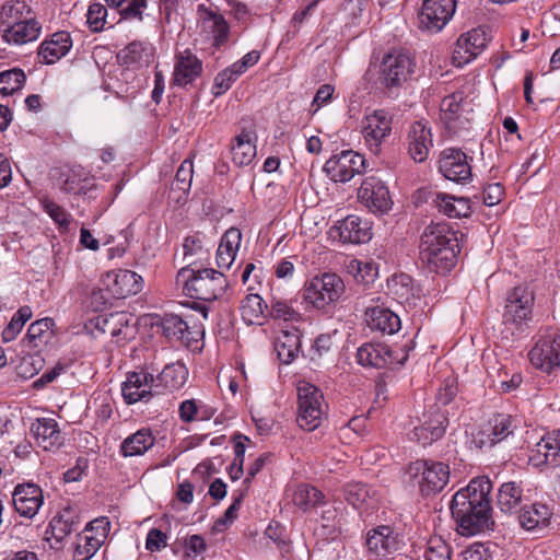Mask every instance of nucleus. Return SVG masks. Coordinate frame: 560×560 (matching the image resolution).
<instances>
[{"mask_svg":"<svg viewBox=\"0 0 560 560\" xmlns=\"http://www.w3.org/2000/svg\"><path fill=\"white\" fill-rule=\"evenodd\" d=\"M491 490L490 479L478 477L453 495L450 510L460 535L474 536L493 528Z\"/></svg>","mask_w":560,"mask_h":560,"instance_id":"nucleus-1","label":"nucleus"},{"mask_svg":"<svg viewBox=\"0 0 560 560\" xmlns=\"http://www.w3.org/2000/svg\"><path fill=\"white\" fill-rule=\"evenodd\" d=\"M459 250L456 233L445 223L431 224L421 234L419 256L432 272L451 271L457 262Z\"/></svg>","mask_w":560,"mask_h":560,"instance_id":"nucleus-2","label":"nucleus"},{"mask_svg":"<svg viewBox=\"0 0 560 560\" xmlns=\"http://www.w3.org/2000/svg\"><path fill=\"white\" fill-rule=\"evenodd\" d=\"M388 292L380 295L365 294L355 301V311L364 315H398L401 306L408 313L416 305L412 279L406 273L394 275L387 281Z\"/></svg>","mask_w":560,"mask_h":560,"instance_id":"nucleus-3","label":"nucleus"},{"mask_svg":"<svg viewBox=\"0 0 560 560\" xmlns=\"http://www.w3.org/2000/svg\"><path fill=\"white\" fill-rule=\"evenodd\" d=\"M178 278L185 279L184 291L195 301H185L179 304L187 306L201 315H207L212 310L209 303L215 301L224 291L226 280L221 271L212 268L194 270L182 268Z\"/></svg>","mask_w":560,"mask_h":560,"instance_id":"nucleus-4","label":"nucleus"},{"mask_svg":"<svg viewBox=\"0 0 560 560\" xmlns=\"http://www.w3.org/2000/svg\"><path fill=\"white\" fill-rule=\"evenodd\" d=\"M345 292L342 279L331 272L315 276L306 281L302 290V300L307 305L305 311H324L335 304Z\"/></svg>","mask_w":560,"mask_h":560,"instance_id":"nucleus-5","label":"nucleus"},{"mask_svg":"<svg viewBox=\"0 0 560 560\" xmlns=\"http://www.w3.org/2000/svg\"><path fill=\"white\" fill-rule=\"evenodd\" d=\"M410 350V345L392 347L383 342H365L357 351V361L366 368L394 370L407 362Z\"/></svg>","mask_w":560,"mask_h":560,"instance_id":"nucleus-6","label":"nucleus"},{"mask_svg":"<svg viewBox=\"0 0 560 560\" xmlns=\"http://www.w3.org/2000/svg\"><path fill=\"white\" fill-rule=\"evenodd\" d=\"M298 404L299 427L310 432L316 430L328 408L322 390L311 383L301 382L298 386Z\"/></svg>","mask_w":560,"mask_h":560,"instance_id":"nucleus-7","label":"nucleus"},{"mask_svg":"<svg viewBox=\"0 0 560 560\" xmlns=\"http://www.w3.org/2000/svg\"><path fill=\"white\" fill-rule=\"evenodd\" d=\"M407 474L425 497L441 492L450 480L448 465L431 459H417L410 463Z\"/></svg>","mask_w":560,"mask_h":560,"instance_id":"nucleus-8","label":"nucleus"},{"mask_svg":"<svg viewBox=\"0 0 560 560\" xmlns=\"http://www.w3.org/2000/svg\"><path fill=\"white\" fill-rule=\"evenodd\" d=\"M364 145L373 155H380L393 130V116L385 109L365 113L361 124Z\"/></svg>","mask_w":560,"mask_h":560,"instance_id":"nucleus-9","label":"nucleus"},{"mask_svg":"<svg viewBox=\"0 0 560 560\" xmlns=\"http://www.w3.org/2000/svg\"><path fill=\"white\" fill-rule=\"evenodd\" d=\"M110 530L106 516L89 522L72 542V560H91L104 545Z\"/></svg>","mask_w":560,"mask_h":560,"instance_id":"nucleus-10","label":"nucleus"},{"mask_svg":"<svg viewBox=\"0 0 560 560\" xmlns=\"http://www.w3.org/2000/svg\"><path fill=\"white\" fill-rule=\"evenodd\" d=\"M415 68L416 60L409 51L392 50L381 61L378 80L385 88H399L410 79Z\"/></svg>","mask_w":560,"mask_h":560,"instance_id":"nucleus-11","label":"nucleus"},{"mask_svg":"<svg viewBox=\"0 0 560 560\" xmlns=\"http://www.w3.org/2000/svg\"><path fill=\"white\" fill-rule=\"evenodd\" d=\"M553 517V503L535 501L520 508L517 520L521 528L525 532L542 535L552 528Z\"/></svg>","mask_w":560,"mask_h":560,"instance_id":"nucleus-12","label":"nucleus"},{"mask_svg":"<svg viewBox=\"0 0 560 560\" xmlns=\"http://www.w3.org/2000/svg\"><path fill=\"white\" fill-rule=\"evenodd\" d=\"M365 158L352 150H343L329 158L324 171L335 183H347L365 170Z\"/></svg>","mask_w":560,"mask_h":560,"instance_id":"nucleus-13","label":"nucleus"},{"mask_svg":"<svg viewBox=\"0 0 560 560\" xmlns=\"http://www.w3.org/2000/svg\"><path fill=\"white\" fill-rule=\"evenodd\" d=\"M456 10L455 0H424L418 14L421 31L435 34L450 22Z\"/></svg>","mask_w":560,"mask_h":560,"instance_id":"nucleus-14","label":"nucleus"},{"mask_svg":"<svg viewBox=\"0 0 560 560\" xmlns=\"http://www.w3.org/2000/svg\"><path fill=\"white\" fill-rule=\"evenodd\" d=\"M358 198L371 212L387 213L393 207L389 189L380 177L366 176L358 189Z\"/></svg>","mask_w":560,"mask_h":560,"instance_id":"nucleus-15","label":"nucleus"},{"mask_svg":"<svg viewBox=\"0 0 560 560\" xmlns=\"http://www.w3.org/2000/svg\"><path fill=\"white\" fill-rule=\"evenodd\" d=\"M447 425V412L438 405H433L423 413L421 424L415 427L410 432V440L422 445H430L443 438Z\"/></svg>","mask_w":560,"mask_h":560,"instance_id":"nucleus-16","label":"nucleus"},{"mask_svg":"<svg viewBox=\"0 0 560 560\" xmlns=\"http://www.w3.org/2000/svg\"><path fill=\"white\" fill-rule=\"evenodd\" d=\"M470 161L462 150L446 148L440 153L439 171L446 179L464 184L471 178Z\"/></svg>","mask_w":560,"mask_h":560,"instance_id":"nucleus-17","label":"nucleus"},{"mask_svg":"<svg viewBox=\"0 0 560 560\" xmlns=\"http://www.w3.org/2000/svg\"><path fill=\"white\" fill-rule=\"evenodd\" d=\"M530 363L546 373L560 366V336L548 334L541 337L528 353Z\"/></svg>","mask_w":560,"mask_h":560,"instance_id":"nucleus-18","label":"nucleus"},{"mask_svg":"<svg viewBox=\"0 0 560 560\" xmlns=\"http://www.w3.org/2000/svg\"><path fill=\"white\" fill-rule=\"evenodd\" d=\"M155 388L154 375L141 370L127 374L121 386V394L128 405L138 401L148 402L154 395H158Z\"/></svg>","mask_w":560,"mask_h":560,"instance_id":"nucleus-19","label":"nucleus"},{"mask_svg":"<svg viewBox=\"0 0 560 560\" xmlns=\"http://www.w3.org/2000/svg\"><path fill=\"white\" fill-rule=\"evenodd\" d=\"M103 283L106 291L115 299H125L129 295L137 294L143 287L141 276L135 271L125 269L106 272L103 278Z\"/></svg>","mask_w":560,"mask_h":560,"instance_id":"nucleus-20","label":"nucleus"},{"mask_svg":"<svg viewBox=\"0 0 560 560\" xmlns=\"http://www.w3.org/2000/svg\"><path fill=\"white\" fill-rule=\"evenodd\" d=\"M198 23L203 33L213 38V46L220 48L229 40L230 26L217 9L199 4L197 8Z\"/></svg>","mask_w":560,"mask_h":560,"instance_id":"nucleus-21","label":"nucleus"},{"mask_svg":"<svg viewBox=\"0 0 560 560\" xmlns=\"http://www.w3.org/2000/svg\"><path fill=\"white\" fill-rule=\"evenodd\" d=\"M488 45L486 31L478 27L462 34L456 42L453 60L457 66L470 62L480 55Z\"/></svg>","mask_w":560,"mask_h":560,"instance_id":"nucleus-22","label":"nucleus"},{"mask_svg":"<svg viewBox=\"0 0 560 560\" xmlns=\"http://www.w3.org/2000/svg\"><path fill=\"white\" fill-rule=\"evenodd\" d=\"M13 505L15 511L23 517H34L44 503L43 490L35 483L18 485L14 488Z\"/></svg>","mask_w":560,"mask_h":560,"instance_id":"nucleus-23","label":"nucleus"},{"mask_svg":"<svg viewBox=\"0 0 560 560\" xmlns=\"http://www.w3.org/2000/svg\"><path fill=\"white\" fill-rule=\"evenodd\" d=\"M202 70V61L190 49L179 51L175 55L172 84L187 86L201 75Z\"/></svg>","mask_w":560,"mask_h":560,"instance_id":"nucleus-24","label":"nucleus"},{"mask_svg":"<svg viewBox=\"0 0 560 560\" xmlns=\"http://www.w3.org/2000/svg\"><path fill=\"white\" fill-rule=\"evenodd\" d=\"M366 544L371 551L387 556L400 548L401 537L396 527L380 525L368 532Z\"/></svg>","mask_w":560,"mask_h":560,"instance_id":"nucleus-25","label":"nucleus"},{"mask_svg":"<svg viewBox=\"0 0 560 560\" xmlns=\"http://www.w3.org/2000/svg\"><path fill=\"white\" fill-rule=\"evenodd\" d=\"M332 231L342 243L362 244L372 238L371 225L359 215L350 214L337 222Z\"/></svg>","mask_w":560,"mask_h":560,"instance_id":"nucleus-26","label":"nucleus"},{"mask_svg":"<svg viewBox=\"0 0 560 560\" xmlns=\"http://www.w3.org/2000/svg\"><path fill=\"white\" fill-rule=\"evenodd\" d=\"M407 139L411 159L418 163L425 161L433 147L431 128L423 121H415L409 127Z\"/></svg>","mask_w":560,"mask_h":560,"instance_id":"nucleus-27","label":"nucleus"},{"mask_svg":"<svg viewBox=\"0 0 560 560\" xmlns=\"http://www.w3.org/2000/svg\"><path fill=\"white\" fill-rule=\"evenodd\" d=\"M72 47V39L68 32L60 31L46 38L38 47L39 62L54 65L66 56Z\"/></svg>","mask_w":560,"mask_h":560,"instance_id":"nucleus-28","label":"nucleus"},{"mask_svg":"<svg viewBox=\"0 0 560 560\" xmlns=\"http://www.w3.org/2000/svg\"><path fill=\"white\" fill-rule=\"evenodd\" d=\"M42 32V24L35 15L16 24L2 28V39L9 45L22 46L36 40Z\"/></svg>","mask_w":560,"mask_h":560,"instance_id":"nucleus-29","label":"nucleus"},{"mask_svg":"<svg viewBox=\"0 0 560 560\" xmlns=\"http://www.w3.org/2000/svg\"><path fill=\"white\" fill-rule=\"evenodd\" d=\"M529 460L537 467L560 465V431L547 434L536 444Z\"/></svg>","mask_w":560,"mask_h":560,"instance_id":"nucleus-30","label":"nucleus"},{"mask_svg":"<svg viewBox=\"0 0 560 560\" xmlns=\"http://www.w3.org/2000/svg\"><path fill=\"white\" fill-rule=\"evenodd\" d=\"M37 444L45 451H51L62 444V438L55 419H37L31 427Z\"/></svg>","mask_w":560,"mask_h":560,"instance_id":"nucleus-31","label":"nucleus"},{"mask_svg":"<svg viewBox=\"0 0 560 560\" xmlns=\"http://www.w3.org/2000/svg\"><path fill=\"white\" fill-rule=\"evenodd\" d=\"M188 377V370L185 364L176 362L167 364L163 371L154 376L155 393L159 395L163 390L173 392L184 386Z\"/></svg>","mask_w":560,"mask_h":560,"instance_id":"nucleus-32","label":"nucleus"},{"mask_svg":"<svg viewBox=\"0 0 560 560\" xmlns=\"http://www.w3.org/2000/svg\"><path fill=\"white\" fill-rule=\"evenodd\" d=\"M155 444V436L150 429H140L128 435L120 444L119 453L122 457L142 456Z\"/></svg>","mask_w":560,"mask_h":560,"instance_id":"nucleus-33","label":"nucleus"},{"mask_svg":"<svg viewBox=\"0 0 560 560\" xmlns=\"http://www.w3.org/2000/svg\"><path fill=\"white\" fill-rule=\"evenodd\" d=\"M242 233L236 228L229 229L221 237L217 250V265L221 269H229L238 252Z\"/></svg>","mask_w":560,"mask_h":560,"instance_id":"nucleus-34","label":"nucleus"},{"mask_svg":"<svg viewBox=\"0 0 560 560\" xmlns=\"http://www.w3.org/2000/svg\"><path fill=\"white\" fill-rule=\"evenodd\" d=\"M117 58L127 67L149 65L153 58V47L147 42L135 40L121 49Z\"/></svg>","mask_w":560,"mask_h":560,"instance_id":"nucleus-35","label":"nucleus"},{"mask_svg":"<svg viewBox=\"0 0 560 560\" xmlns=\"http://www.w3.org/2000/svg\"><path fill=\"white\" fill-rule=\"evenodd\" d=\"M534 300V292L527 285L515 287L506 295L505 315L530 314Z\"/></svg>","mask_w":560,"mask_h":560,"instance_id":"nucleus-36","label":"nucleus"},{"mask_svg":"<svg viewBox=\"0 0 560 560\" xmlns=\"http://www.w3.org/2000/svg\"><path fill=\"white\" fill-rule=\"evenodd\" d=\"M300 347V334L296 328L281 329L275 341V350L284 364H290L298 357Z\"/></svg>","mask_w":560,"mask_h":560,"instance_id":"nucleus-37","label":"nucleus"},{"mask_svg":"<svg viewBox=\"0 0 560 560\" xmlns=\"http://www.w3.org/2000/svg\"><path fill=\"white\" fill-rule=\"evenodd\" d=\"M80 522L77 511L72 508H66L51 518L49 529L57 541H62L68 535L78 529Z\"/></svg>","mask_w":560,"mask_h":560,"instance_id":"nucleus-38","label":"nucleus"},{"mask_svg":"<svg viewBox=\"0 0 560 560\" xmlns=\"http://www.w3.org/2000/svg\"><path fill=\"white\" fill-rule=\"evenodd\" d=\"M433 202L440 212L450 218H468L471 214L469 198L438 194Z\"/></svg>","mask_w":560,"mask_h":560,"instance_id":"nucleus-39","label":"nucleus"},{"mask_svg":"<svg viewBox=\"0 0 560 560\" xmlns=\"http://www.w3.org/2000/svg\"><path fill=\"white\" fill-rule=\"evenodd\" d=\"M231 152L235 165H249L256 156L253 132L245 129L242 130L241 133L235 137V143L232 145Z\"/></svg>","mask_w":560,"mask_h":560,"instance_id":"nucleus-40","label":"nucleus"},{"mask_svg":"<svg viewBox=\"0 0 560 560\" xmlns=\"http://www.w3.org/2000/svg\"><path fill=\"white\" fill-rule=\"evenodd\" d=\"M32 15L34 12L25 0H7L0 7V25L7 28Z\"/></svg>","mask_w":560,"mask_h":560,"instance_id":"nucleus-41","label":"nucleus"},{"mask_svg":"<svg viewBox=\"0 0 560 560\" xmlns=\"http://www.w3.org/2000/svg\"><path fill=\"white\" fill-rule=\"evenodd\" d=\"M523 489L515 481H509L501 485L498 492V508L505 514H511L521 505Z\"/></svg>","mask_w":560,"mask_h":560,"instance_id":"nucleus-42","label":"nucleus"},{"mask_svg":"<svg viewBox=\"0 0 560 560\" xmlns=\"http://www.w3.org/2000/svg\"><path fill=\"white\" fill-rule=\"evenodd\" d=\"M465 96L463 92L446 95L440 105L442 118L450 128H455V124L459 120L462 113L465 112Z\"/></svg>","mask_w":560,"mask_h":560,"instance_id":"nucleus-43","label":"nucleus"},{"mask_svg":"<svg viewBox=\"0 0 560 560\" xmlns=\"http://www.w3.org/2000/svg\"><path fill=\"white\" fill-rule=\"evenodd\" d=\"M492 441L497 444L514 433L516 429L515 419L510 415L498 413L493 416L486 424Z\"/></svg>","mask_w":560,"mask_h":560,"instance_id":"nucleus-44","label":"nucleus"},{"mask_svg":"<svg viewBox=\"0 0 560 560\" xmlns=\"http://www.w3.org/2000/svg\"><path fill=\"white\" fill-rule=\"evenodd\" d=\"M161 325L164 334L167 337H175L177 339H195L198 335H203V331H190L189 325L183 317H161Z\"/></svg>","mask_w":560,"mask_h":560,"instance_id":"nucleus-45","label":"nucleus"},{"mask_svg":"<svg viewBox=\"0 0 560 560\" xmlns=\"http://www.w3.org/2000/svg\"><path fill=\"white\" fill-rule=\"evenodd\" d=\"M324 494L317 488L310 485H300L293 494V502L304 511L322 505Z\"/></svg>","mask_w":560,"mask_h":560,"instance_id":"nucleus-46","label":"nucleus"},{"mask_svg":"<svg viewBox=\"0 0 560 560\" xmlns=\"http://www.w3.org/2000/svg\"><path fill=\"white\" fill-rule=\"evenodd\" d=\"M192 174H194V164L192 161L186 159L182 162L179 165L175 179L172 183L171 190L173 192L178 191V196L176 197V200L179 201L183 198H186L192 180Z\"/></svg>","mask_w":560,"mask_h":560,"instance_id":"nucleus-47","label":"nucleus"},{"mask_svg":"<svg viewBox=\"0 0 560 560\" xmlns=\"http://www.w3.org/2000/svg\"><path fill=\"white\" fill-rule=\"evenodd\" d=\"M26 81L24 71L20 68H13L0 72V93L11 95L21 90Z\"/></svg>","mask_w":560,"mask_h":560,"instance_id":"nucleus-48","label":"nucleus"},{"mask_svg":"<svg viewBox=\"0 0 560 560\" xmlns=\"http://www.w3.org/2000/svg\"><path fill=\"white\" fill-rule=\"evenodd\" d=\"M116 317H90L84 323V331L92 337L109 332L112 336H119L121 329L117 328L116 324L112 323Z\"/></svg>","mask_w":560,"mask_h":560,"instance_id":"nucleus-49","label":"nucleus"},{"mask_svg":"<svg viewBox=\"0 0 560 560\" xmlns=\"http://www.w3.org/2000/svg\"><path fill=\"white\" fill-rule=\"evenodd\" d=\"M39 203L43 210L58 224L59 228L67 230L70 224L71 214L67 212L62 207L56 203L48 197L39 199Z\"/></svg>","mask_w":560,"mask_h":560,"instance_id":"nucleus-50","label":"nucleus"},{"mask_svg":"<svg viewBox=\"0 0 560 560\" xmlns=\"http://www.w3.org/2000/svg\"><path fill=\"white\" fill-rule=\"evenodd\" d=\"M345 499L354 508H359L370 498L371 489L362 482H351L345 487Z\"/></svg>","mask_w":560,"mask_h":560,"instance_id":"nucleus-51","label":"nucleus"},{"mask_svg":"<svg viewBox=\"0 0 560 560\" xmlns=\"http://www.w3.org/2000/svg\"><path fill=\"white\" fill-rule=\"evenodd\" d=\"M349 269L358 283L369 284L373 282L377 276V269L371 262H362L353 259L349 265Z\"/></svg>","mask_w":560,"mask_h":560,"instance_id":"nucleus-52","label":"nucleus"},{"mask_svg":"<svg viewBox=\"0 0 560 560\" xmlns=\"http://www.w3.org/2000/svg\"><path fill=\"white\" fill-rule=\"evenodd\" d=\"M366 323L372 330L387 335H394L401 328L400 317H369Z\"/></svg>","mask_w":560,"mask_h":560,"instance_id":"nucleus-53","label":"nucleus"},{"mask_svg":"<svg viewBox=\"0 0 560 560\" xmlns=\"http://www.w3.org/2000/svg\"><path fill=\"white\" fill-rule=\"evenodd\" d=\"M450 555V547L441 537L429 539L425 560H451Z\"/></svg>","mask_w":560,"mask_h":560,"instance_id":"nucleus-54","label":"nucleus"},{"mask_svg":"<svg viewBox=\"0 0 560 560\" xmlns=\"http://www.w3.org/2000/svg\"><path fill=\"white\" fill-rule=\"evenodd\" d=\"M107 9L101 3H93L89 7L86 19L93 32H100L106 24Z\"/></svg>","mask_w":560,"mask_h":560,"instance_id":"nucleus-55","label":"nucleus"},{"mask_svg":"<svg viewBox=\"0 0 560 560\" xmlns=\"http://www.w3.org/2000/svg\"><path fill=\"white\" fill-rule=\"evenodd\" d=\"M268 305L259 294H247L241 303L242 315H264Z\"/></svg>","mask_w":560,"mask_h":560,"instance_id":"nucleus-56","label":"nucleus"},{"mask_svg":"<svg viewBox=\"0 0 560 560\" xmlns=\"http://www.w3.org/2000/svg\"><path fill=\"white\" fill-rule=\"evenodd\" d=\"M237 79L231 73V71L225 68L215 75L212 85V94L215 97L223 95L228 90L231 89L232 84Z\"/></svg>","mask_w":560,"mask_h":560,"instance_id":"nucleus-57","label":"nucleus"},{"mask_svg":"<svg viewBox=\"0 0 560 560\" xmlns=\"http://www.w3.org/2000/svg\"><path fill=\"white\" fill-rule=\"evenodd\" d=\"M84 305L88 312H103L107 308L108 305H112L105 293L102 289L92 290V292L86 296L84 301Z\"/></svg>","mask_w":560,"mask_h":560,"instance_id":"nucleus-58","label":"nucleus"},{"mask_svg":"<svg viewBox=\"0 0 560 560\" xmlns=\"http://www.w3.org/2000/svg\"><path fill=\"white\" fill-rule=\"evenodd\" d=\"M52 325V317H40L30 325L26 336L31 342L40 340L43 336L51 328Z\"/></svg>","mask_w":560,"mask_h":560,"instance_id":"nucleus-59","label":"nucleus"},{"mask_svg":"<svg viewBox=\"0 0 560 560\" xmlns=\"http://www.w3.org/2000/svg\"><path fill=\"white\" fill-rule=\"evenodd\" d=\"M42 362L43 360L38 357H24L18 366V372L24 378L33 377L42 369Z\"/></svg>","mask_w":560,"mask_h":560,"instance_id":"nucleus-60","label":"nucleus"},{"mask_svg":"<svg viewBox=\"0 0 560 560\" xmlns=\"http://www.w3.org/2000/svg\"><path fill=\"white\" fill-rule=\"evenodd\" d=\"M335 88L331 84H323L316 91V94L311 104V112L317 113L323 106L327 105L334 95Z\"/></svg>","mask_w":560,"mask_h":560,"instance_id":"nucleus-61","label":"nucleus"},{"mask_svg":"<svg viewBox=\"0 0 560 560\" xmlns=\"http://www.w3.org/2000/svg\"><path fill=\"white\" fill-rule=\"evenodd\" d=\"M147 8V0H126L125 5L119 10L122 19L142 20L143 9Z\"/></svg>","mask_w":560,"mask_h":560,"instance_id":"nucleus-62","label":"nucleus"},{"mask_svg":"<svg viewBox=\"0 0 560 560\" xmlns=\"http://www.w3.org/2000/svg\"><path fill=\"white\" fill-rule=\"evenodd\" d=\"M457 395V384L454 380L447 378L444 381L442 386L439 388L436 393V401L442 405L446 406L450 402L453 401V399Z\"/></svg>","mask_w":560,"mask_h":560,"instance_id":"nucleus-63","label":"nucleus"},{"mask_svg":"<svg viewBox=\"0 0 560 560\" xmlns=\"http://www.w3.org/2000/svg\"><path fill=\"white\" fill-rule=\"evenodd\" d=\"M167 545V536L161 529L152 528L149 530L145 539V548L151 551H160Z\"/></svg>","mask_w":560,"mask_h":560,"instance_id":"nucleus-64","label":"nucleus"}]
</instances>
